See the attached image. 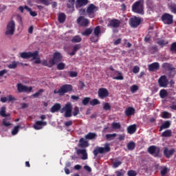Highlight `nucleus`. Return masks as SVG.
Wrapping results in <instances>:
<instances>
[{
    "mask_svg": "<svg viewBox=\"0 0 176 176\" xmlns=\"http://www.w3.org/2000/svg\"><path fill=\"white\" fill-rule=\"evenodd\" d=\"M162 67L166 73V75L170 79H173L176 74V68L174 67V65L170 63H164L162 65Z\"/></svg>",
    "mask_w": 176,
    "mask_h": 176,
    "instance_id": "nucleus-1",
    "label": "nucleus"
},
{
    "mask_svg": "<svg viewBox=\"0 0 176 176\" xmlns=\"http://www.w3.org/2000/svg\"><path fill=\"white\" fill-rule=\"evenodd\" d=\"M108 152H111V147L109 146V143H106L104 147L97 146L93 151V154L95 157H97L99 153H100V155H105V153H108Z\"/></svg>",
    "mask_w": 176,
    "mask_h": 176,
    "instance_id": "nucleus-2",
    "label": "nucleus"
},
{
    "mask_svg": "<svg viewBox=\"0 0 176 176\" xmlns=\"http://www.w3.org/2000/svg\"><path fill=\"white\" fill-rule=\"evenodd\" d=\"M132 11L138 14H144V0H139L132 6Z\"/></svg>",
    "mask_w": 176,
    "mask_h": 176,
    "instance_id": "nucleus-3",
    "label": "nucleus"
},
{
    "mask_svg": "<svg viewBox=\"0 0 176 176\" xmlns=\"http://www.w3.org/2000/svg\"><path fill=\"white\" fill-rule=\"evenodd\" d=\"M96 12H98V7H97L96 5L91 3L87 6L86 14L88 15V17L90 19H94V17H96Z\"/></svg>",
    "mask_w": 176,
    "mask_h": 176,
    "instance_id": "nucleus-4",
    "label": "nucleus"
},
{
    "mask_svg": "<svg viewBox=\"0 0 176 176\" xmlns=\"http://www.w3.org/2000/svg\"><path fill=\"white\" fill-rule=\"evenodd\" d=\"M63 60V55L60 52L54 53L53 58L49 60L50 68L56 65L57 63H60Z\"/></svg>",
    "mask_w": 176,
    "mask_h": 176,
    "instance_id": "nucleus-5",
    "label": "nucleus"
},
{
    "mask_svg": "<svg viewBox=\"0 0 176 176\" xmlns=\"http://www.w3.org/2000/svg\"><path fill=\"white\" fill-rule=\"evenodd\" d=\"M148 153L153 156V157H162V155L160 154V147L153 145L150 146L148 148Z\"/></svg>",
    "mask_w": 176,
    "mask_h": 176,
    "instance_id": "nucleus-6",
    "label": "nucleus"
},
{
    "mask_svg": "<svg viewBox=\"0 0 176 176\" xmlns=\"http://www.w3.org/2000/svg\"><path fill=\"white\" fill-rule=\"evenodd\" d=\"M65 118H71L72 116V104L67 102L63 108L60 109V113H64Z\"/></svg>",
    "mask_w": 176,
    "mask_h": 176,
    "instance_id": "nucleus-7",
    "label": "nucleus"
},
{
    "mask_svg": "<svg viewBox=\"0 0 176 176\" xmlns=\"http://www.w3.org/2000/svg\"><path fill=\"white\" fill-rule=\"evenodd\" d=\"M161 20L162 23L166 24V25H170L174 23V16L168 13H164L161 16Z\"/></svg>",
    "mask_w": 176,
    "mask_h": 176,
    "instance_id": "nucleus-8",
    "label": "nucleus"
},
{
    "mask_svg": "<svg viewBox=\"0 0 176 176\" xmlns=\"http://www.w3.org/2000/svg\"><path fill=\"white\" fill-rule=\"evenodd\" d=\"M38 56H39V52L38 51H35L34 52H21L20 54V57L21 58H24V59H28V58H31V57L33 59L36 58V57H38Z\"/></svg>",
    "mask_w": 176,
    "mask_h": 176,
    "instance_id": "nucleus-9",
    "label": "nucleus"
},
{
    "mask_svg": "<svg viewBox=\"0 0 176 176\" xmlns=\"http://www.w3.org/2000/svg\"><path fill=\"white\" fill-rule=\"evenodd\" d=\"M141 24V18L133 16L129 19V25L131 28H137Z\"/></svg>",
    "mask_w": 176,
    "mask_h": 176,
    "instance_id": "nucleus-10",
    "label": "nucleus"
},
{
    "mask_svg": "<svg viewBox=\"0 0 176 176\" xmlns=\"http://www.w3.org/2000/svg\"><path fill=\"white\" fill-rule=\"evenodd\" d=\"M18 93H31L32 91V87H27L21 83L16 85Z\"/></svg>",
    "mask_w": 176,
    "mask_h": 176,
    "instance_id": "nucleus-11",
    "label": "nucleus"
},
{
    "mask_svg": "<svg viewBox=\"0 0 176 176\" xmlns=\"http://www.w3.org/2000/svg\"><path fill=\"white\" fill-rule=\"evenodd\" d=\"M16 30V23L14 21H11L7 25V30L6 31V35H13Z\"/></svg>",
    "mask_w": 176,
    "mask_h": 176,
    "instance_id": "nucleus-12",
    "label": "nucleus"
},
{
    "mask_svg": "<svg viewBox=\"0 0 176 176\" xmlns=\"http://www.w3.org/2000/svg\"><path fill=\"white\" fill-rule=\"evenodd\" d=\"M60 89V93H61L62 96H64L66 93H69V91H72L74 87L69 84H65L62 85Z\"/></svg>",
    "mask_w": 176,
    "mask_h": 176,
    "instance_id": "nucleus-13",
    "label": "nucleus"
},
{
    "mask_svg": "<svg viewBox=\"0 0 176 176\" xmlns=\"http://www.w3.org/2000/svg\"><path fill=\"white\" fill-rule=\"evenodd\" d=\"M98 96L99 98L104 100V98H107L109 96V92L107 88H100L98 89Z\"/></svg>",
    "mask_w": 176,
    "mask_h": 176,
    "instance_id": "nucleus-14",
    "label": "nucleus"
},
{
    "mask_svg": "<svg viewBox=\"0 0 176 176\" xmlns=\"http://www.w3.org/2000/svg\"><path fill=\"white\" fill-rule=\"evenodd\" d=\"M158 85L160 87H167V86H168V79H167V76H161L158 79Z\"/></svg>",
    "mask_w": 176,
    "mask_h": 176,
    "instance_id": "nucleus-15",
    "label": "nucleus"
},
{
    "mask_svg": "<svg viewBox=\"0 0 176 176\" xmlns=\"http://www.w3.org/2000/svg\"><path fill=\"white\" fill-rule=\"evenodd\" d=\"M77 23L81 27H87L89 24H90V21L89 19L85 18V16H79L77 19Z\"/></svg>",
    "mask_w": 176,
    "mask_h": 176,
    "instance_id": "nucleus-16",
    "label": "nucleus"
},
{
    "mask_svg": "<svg viewBox=\"0 0 176 176\" xmlns=\"http://www.w3.org/2000/svg\"><path fill=\"white\" fill-rule=\"evenodd\" d=\"M121 22L119 21V19H111L109 24L107 25V27H112V28H119L120 27Z\"/></svg>",
    "mask_w": 176,
    "mask_h": 176,
    "instance_id": "nucleus-17",
    "label": "nucleus"
},
{
    "mask_svg": "<svg viewBox=\"0 0 176 176\" xmlns=\"http://www.w3.org/2000/svg\"><path fill=\"white\" fill-rule=\"evenodd\" d=\"M175 152V149L172 148L171 150H168V147L164 148V155L167 159H170L173 155H174V153Z\"/></svg>",
    "mask_w": 176,
    "mask_h": 176,
    "instance_id": "nucleus-18",
    "label": "nucleus"
},
{
    "mask_svg": "<svg viewBox=\"0 0 176 176\" xmlns=\"http://www.w3.org/2000/svg\"><path fill=\"white\" fill-rule=\"evenodd\" d=\"M148 71L150 72H155V71H157L159 68H160V65L157 62L153 63L148 65Z\"/></svg>",
    "mask_w": 176,
    "mask_h": 176,
    "instance_id": "nucleus-19",
    "label": "nucleus"
},
{
    "mask_svg": "<svg viewBox=\"0 0 176 176\" xmlns=\"http://www.w3.org/2000/svg\"><path fill=\"white\" fill-rule=\"evenodd\" d=\"M89 3V0H76V9H80L83 6H86Z\"/></svg>",
    "mask_w": 176,
    "mask_h": 176,
    "instance_id": "nucleus-20",
    "label": "nucleus"
},
{
    "mask_svg": "<svg viewBox=\"0 0 176 176\" xmlns=\"http://www.w3.org/2000/svg\"><path fill=\"white\" fill-rule=\"evenodd\" d=\"M47 122L43 121H36L34 124L33 127L35 130H41L43 129V126H46Z\"/></svg>",
    "mask_w": 176,
    "mask_h": 176,
    "instance_id": "nucleus-21",
    "label": "nucleus"
},
{
    "mask_svg": "<svg viewBox=\"0 0 176 176\" xmlns=\"http://www.w3.org/2000/svg\"><path fill=\"white\" fill-rule=\"evenodd\" d=\"M77 155H82V160H87V151L86 149H78L76 151Z\"/></svg>",
    "mask_w": 176,
    "mask_h": 176,
    "instance_id": "nucleus-22",
    "label": "nucleus"
},
{
    "mask_svg": "<svg viewBox=\"0 0 176 176\" xmlns=\"http://www.w3.org/2000/svg\"><path fill=\"white\" fill-rule=\"evenodd\" d=\"M61 109V104L60 103H55L50 109L52 113H55V112H58Z\"/></svg>",
    "mask_w": 176,
    "mask_h": 176,
    "instance_id": "nucleus-23",
    "label": "nucleus"
},
{
    "mask_svg": "<svg viewBox=\"0 0 176 176\" xmlns=\"http://www.w3.org/2000/svg\"><path fill=\"white\" fill-rule=\"evenodd\" d=\"M137 131V125L132 124L127 127V133L128 134H134Z\"/></svg>",
    "mask_w": 176,
    "mask_h": 176,
    "instance_id": "nucleus-24",
    "label": "nucleus"
},
{
    "mask_svg": "<svg viewBox=\"0 0 176 176\" xmlns=\"http://www.w3.org/2000/svg\"><path fill=\"white\" fill-rule=\"evenodd\" d=\"M124 113L126 116H131L135 113V109L133 107H128L125 111Z\"/></svg>",
    "mask_w": 176,
    "mask_h": 176,
    "instance_id": "nucleus-25",
    "label": "nucleus"
},
{
    "mask_svg": "<svg viewBox=\"0 0 176 176\" xmlns=\"http://www.w3.org/2000/svg\"><path fill=\"white\" fill-rule=\"evenodd\" d=\"M170 126H171V122L170 121H165L160 127L159 131H162L163 130H165L166 129L170 128Z\"/></svg>",
    "mask_w": 176,
    "mask_h": 176,
    "instance_id": "nucleus-26",
    "label": "nucleus"
},
{
    "mask_svg": "<svg viewBox=\"0 0 176 176\" xmlns=\"http://www.w3.org/2000/svg\"><path fill=\"white\" fill-rule=\"evenodd\" d=\"M97 138V133H91V132L88 133L85 136V140H94V138Z\"/></svg>",
    "mask_w": 176,
    "mask_h": 176,
    "instance_id": "nucleus-27",
    "label": "nucleus"
},
{
    "mask_svg": "<svg viewBox=\"0 0 176 176\" xmlns=\"http://www.w3.org/2000/svg\"><path fill=\"white\" fill-rule=\"evenodd\" d=\"M80 146L81 148H87V146H89V142L86 140H85V138H82L81 139H80Z\"/></svg>",
    "mask_w": 176,
    "mask_h": 176,
    "instance_id": "nucleus-28",
    "label": "nucleus"
},
{
    "mask_svg": "<svg viewBox=\"0 0 176 176\" xmlns=\"http://www.w3.org/2000/svg\"><path fill=\"white\" fill-rule=\"evenodd\" d=\"M173 135V131L170 129H167L162 133V137L168 138Z\"/></svg>",
    "mask_w": 176,
    "mask_h": 176,
    "instance_id": "nucleus-29",
    "label": "nucleus"
},
{
    "mask_svg": "<svg viewBox=\"0 0 176 176\" xmlns=\"http://www.w3.org/2000/svg\"><path fill=\"white\" fill-rule=\"evenodd\" d=\"M92 33H93V29L89 28L84 30L82 32V35H83L84 36H89V35H91Z\"/></svg>",
    "mask_w": 176,
    "mask_h": 176,
    "instance_id": "nucleus-30",
    "label": "nucleus"
},
{
    "mask_svg": "<svg viewBox=\"0 0 176 176\" xmlns=\"http://www.w3.org/2000/svg\"><path fill=\"white\" fill-rule=\"evenodd\" d=\"M25 10H27L28 12H29L30 16H32V17H36V16H38V14L36 13V12L35 11H32V10L28 7V6H25Z\"/></svg>",
    "mask_w": 176,
    "mask_h": 176,
    "instance_id": "nucleus-31",
    "label": "nucleus"
},
{
    "mask_svg": "<svg viewBox=\"0 0 176 176\" xmlns=\"http://www.w3.org/2000/svg\"><path fill=\"white\" fill-rule=\"evenodd\" d=\"M72 43H79L82 42V37L79 35L74 36L72 39Z\"/></svg>",
    "mask_w": 176,
    "mask_h": 176,
    "instance_id": "nucleus-32",
    "label": "nucleus"
},
{
    "mask_svg": "<svg viewBox=\"0 0 176 176\" xmlns=\"http://www.w3.org/2000/svg\"><path fill=\"white\" fill-rule=\"evenodd\" d=\"M65 19H67V16H65V14L62 12L58 15V20L59 23H64V21H65Z\"/></svg>",
    "mask_w": 176,
    "mask_h": 176,
    "instance_id": "nucleus-33",
    "label": "nucleus"
},
{
    "mask_svg": "<svg viewBox=\"0 0 176 176\" xmlns=\"http://www.w3.org/2000/svg\"><path fill=\"white\" fill-rule=\"evenodd\" d=\"M126 146L129 151H134L135 149V143L134 142H129Z\"/></svg>",
    "mask_w": 176,
    "mask_h": 176,
    "instance_id": "nucleus-34",
    "label": "nucleus"
},
{
    "mask_svg": "<svg viewBox=\"0 0 176 176\" xmlns=\"http://www.w3.org/2000/svg\"><path fill=\"white\" fill-rule=\"evenodd\" d=\"M8 120L9 119L8 118L3 119L1 123L2 126H3L4 127H9L10 126H12V123H10Z\"/></svg>",
    "mask_w": 176,
    "mask_h": 176,
    "instance_id": "nucleus-35",
    "label": "nucleus"
},
{
    "mask_svg": "<svg viewBox=\"0 0 176 176\" xmlns=\"http://www.w3.org/2000/svg\"><path fill=\"white\" fill-rule=\"evenodd\" d=\"M111 127L112 129H114V130H119V129L122 127V125L120 124V122H113V123H111Z\"/></svg>",
    "mask_w": 176,
    "mask_h": 176,
    "instance_id": "nucleus-36",
    "label": "nucleus"
},
{
    "mask_svg": "<svg viewBox=\"0 0 176 176\" xmlns=\"http://www.w3.org/2000/svg\"><path fill=\"white\" fill-rule=\"evenodd\" d=\"M94 34L96 36H99L100 34H101V28L96 26L94 30Z\"/></svg>",
    "mask_w": 176,
    "mask_h": 176,
    "instance_id": "nucleus-37",
    "label": "nucleus"
},
{
    "mask_svg": "<svg viewBox=\"0 0 176 176\" xmlns=\"http://www.w3.org/2000/svg\"><path fill=\"white\" fill-rule=\"evenodd\" d=\"M160 96L161 98H166V97H167V96H168V94L167 93V91L166 89H162L160 91Z\"/></svg>",
    "mask_w": 176,
    "mask_h": 176,
    "instance_id": "nucleus-38",
    "label": "nucleus"
},
{
    "mask_svg": "<svg viewBox=\"0 0 176 176\" xmlns=\"http://www.w3.org/2000/svg\"><path fill=\"white\" fill-rule=\"evenodd\" d=\"M17 64H19V62L13 61L12 63L8 65V67L10 69H14L17 68Z\"/></svg>",
    "mask_w": 176,
    "mask_h": 176,
    "instance_id": "nucleus-39",
    "label": "nucleus"
},
{
    "mask_svg": "<svg viewBox=\"0 0 176 176\" xmlns=\"http://www.w3.org/2000/svg\"><path fill=\"white\" fill-rule=\"evenodd\" d=\"M90 105H91L92 107H94L96 105H99V104H100V100H98V99H93L92 100H90L89 102Z\"/></svg>",
    "mask_w": 176,
    "mask_h": 176,
    "instance_id": "nucleus-40",
    "label": "nucleus"
},
{
    "mask_svg": "<svg viewBox=\"0 0 176 176\" xmlns=\"http://www.w3.org/2000/svg\"><path fill=\"white\" fill-rule=\"evenodd\" d=\"M0 115L2 118H5L6 116V107L3 106L1 107Z\"/></svg>",
    "mask_w": 176,
    "mask_h": 176,
    "instance_id": "nucleus-41",
    "label": "nucleus"
},
{
    "mask_svg": "<svg viewBox=\"0 0 176 176\" xmlns=\"http://www.w3.org/2000/svg\"><path fill=\"white\" fill-rule=\"evenodd\" d=\"M169 9L172 13H174V14H176V4L175 3H171L169 6Z\"/></svg>",
    "mask_w": 176,
    "mask_h": 176,
    "instance_id": "nucleus-42",
    "label": "nucleus"
},
{
    "mask_svg": "<svg viewBox=\"0 0 176 176\" xmlns=\"http://www.w3.org/2000/svg\"><path fill=\"white\" fill-rule=\"evenodd\" d=\"M116 74H118V76L113 77V79H115L116 80H123L124 77L122 76V73L120 72H116Z\"/></svg>",
    "mask_w": 176,
    "mask_h": 176,
    "instance_id": "nucleus-43",
    "label": "nucleus"
},
{
    "mask_svg": "<svg viewBox=\"0 0 176 176\" xmlns=\"http://www.w3.org/2000/svg\"><path fill=\"white\" fill-rule=\"evenodd\" d=\"M91 98L90 97H85L84 99L82 100V105H87L89 102H90V100Z\"/></svg>",
    "mask_w": 176,
    "mask_h": 176,
    "instance_id": "nucleus-44",
    "label": "nucleus"
},
{
    "mask_svg": "<svg viewBox=\"0 0 176 176\" xmlns=\"http://www.w3.org/2000/svg\"><path fill=\"white\" fill-rule=\"evenodd\" d=\"M41 3L45 5V6H49L52 3V0H38Z\"/></svg>",
    "mask_w": 176,
    "mask_h": 176,
    "instance_id": "nucleus-45",
    "label": "nucleus"
},
{
    "mask_svg": "<svg viewBox=\"0 0 176 176\" xmlns=\"http://www.w3.org/2000/svg\"><path fill=\"white\" fill-rule=\"evenodd\" d=\"M161 118L163 119H168V118H170V113H168V111L162 112Z\"/></svg>",
    "mask_w": 176,
    "mask_h": 176,
    "instance_id": "nucleus-46",
    "label": "nucleus"
},
{
    "mask_svg": "<svg viewBox=\"0 0 176 176\" xmlns=\"http://www.w3.org/2000/svg\"><path fill=\"white\" fill-rule=\"evenodd\" d=\"M111 107L109 102H105L103 105L104 111H111Z\"/></svg>",
    "mask_w": 176,
    "mask_h": 176,
    "instance_id": "nucleus-47",
    "label": "nucleus"
},
{
    "mask_svg": "<svg viewBox=\"0 0 176 176\" xmlns=\"http://www.w3.org/2000/svg\"><path fill=\"white\" fill-rule=\"evenodd\" d=\"M64 68H65V63H59L57 65V69H58L59 71H63V69H64Z\"/></svg>",
    "mask_w": 176,
    "mask_h": 176,
    "instance_id": "nucleus-48",
    "label": "nucleus"
},
{
    "mask_svg": "<svg viewBox=\"0 0 176 176\" xmlns=\"http://www.w3.org/2000/svg\"><path fill=\"white\" fill-rule=\"evenodd\" d=\"M19 129H20V125L14 126L12 131V135H16V134H17V133H19Z\"/></svg>",
    "mask_w": 176,
    "mask_h": 176,
    "instance_id": "nucleus-49",
    "label": "nucleus"
},
{
    "mask_svg": "<svg viewBox=\"0 0 176 176\" xmlns=\"http://www.w3.org/2000/svg\"><path fill=\"white\" fill-rule=\"evenodd\" d=\"M157 43L161 46V47H164L165 45H167L168 42H166L164 40H159Z\"/></svg>",
    "mask_w": 176,
    "mask_h": 176,
    "instance_id": "nucleus-50",
    "label": "nucleus"
},
{
    "mask_svg": "<svg viewBox=\"0 0 176 176\" xmlns=\"http://www.w3.org/2000/svg\"><path fill=\"white\" fill-rule=\"evenodd\" d=\"M42 93H43V89H41L37 92L34 94L32 96H33V97H34V98H38V97H39V96H41V94H42Z\"/></svg>",
    "mask_w": 176,
    "mask_h": 176,
    "instance_id": "nucleus-51",
    "label": "nucleus"
},
{
    "mask_svg": "<svg viewBox=\"0 0 176 176\" xmlns=\"http://www.w3.org/2000/svg\"><path fill=\"white\" fill-rule=\"evenodd\" d=\"M128 176H137V172L134 170H129L127 172Z\"/></svg>",
    "mask_w": 176,
    "mask_h": 176,
    "instance_id": "nucleus-52",
    "label": "nucleus"
},
{
    "mask_svg": "<svg viewBox=\"0 0 176 176\" xmlns=\"http://www.w3.org/2000/svg\"><path fill=\"white\" fill-rule=\"evenodd\" d=\"M72 113H73V116H78V115H79V107H75L74 108V111Z\"/></svg>",
    "mask_w": 176,
    "mask_h": 176,
    "instance_id": "nucleus-53",
    "label": "nucleus"
},
{
    "mask_svg": "<svg viewBox=\"0 0 176 176\" xmlns=\"http://www.w3.org/2000/svg\"><path fill=\"white\" fill-rule=\"evenodd\" d=\"M90 41H92L94 43L98 42V36H91L90 37Z\"/></svg>",
    "mask_w": 176,
    "mask_h": 176,
    "instance_id": "nucleus-54",
    "label": "nucleus"
},
{
    "mask_svg": "<svg viewBox=\"0 0 176 176\" xmlns=\"http://www.w3.org/2000/svg\"><path fill=\"white\" fill-rule=\"evenodd\" d=\"M120 164H122V162L119 160H116L115 162L113 163V167L114 168H118V167L120 166Z\"/></svg>",
    "mask_w": 176,
    "mask_h": 176,
    "instance_id": "nucleus-55",
    "label": "nucleus"
},
{
    "mask_svg": "<svg viewBox=\"0 0 176 176\" xmlns=\"http://www.w3.org/2000/svg\"><path fill=\"white\" fill-rule=\"evenodd\" d=\"M170 52H175L176 53V42L173 43L170 45Z\"/></svg>",
    "mask_w": 176,
    "mask_h": 176,
    "instance_id": "nucleus-56",
    "label": "nucleus"
},
{
    "mask_svg": "<svg viewBox=\"0 0 176 176\" xmlns=\"http://www.w3.org/2000/svg\"><path fill=\"white\" fill-rule=\"evenodd\" d=\"M124 173L125 172L123 170H117V171H116V176H124Z\"/></svg>",
    "mask_w": 176,
    "mask_h": 176,
    "instance_id": "nucleus-57",
    "label": "nucleus"
},
{
    "mask_svg": "<svg viewBox=\"0 0 176 176\" xmlns=\"http://www.w3.org/2000/svg\"><path fill=\"white\" fill-rule=\"evenodd\" d=\"M138 90V85H132L131 87V93H135Z\"/></svg>",
    "mask_w": 176,
    "mask_h": 176,
    "instance_id": "nucleus-58",
    "label": "nucleus"
},
{
    "mask_svg": "<svg viewBox=\"0 0 176 176\" xmlns=\"http://www.w3.org/2000/svg\"><path fill=\"white\" fill-rule=\"evenodd\" d=\"M168 169L166 167H164L161 170V175H166L167 174Z\"/></svg>",
    "mask_w": 176,
    "mask_h": 176,
    "instance_id": "nucleus-59",
    "label": "nucleus"
},
{
    "mask_svg": "<svg viewBox=\"0 0 176 176\" xmlns=\"http://www.w3.org/2000/svg\"><path fill=\"white\" fill-rule=\"evenodd\" d=\"M7 98L9 102H12V101H16V98L13 97L12 95H8Z\"/></svg>",
    "mask_w": 176,
    "mask_h": 176,
    "instance_id": "nucleus-60",
    "label": "nucleus"
},
{
    "mask_svg": "<svg viewBox=\"0 0 176 176\" xmlns=\"http://www.w3.org/2000/svg\"><path fill=\"white\" fill-rule=\"evenodd\" d=\"M80 47H81L80 44L75 45L73 47V50L74 52H78V50H79Z\"/></svg>",
    "mask_w": 176,
    "mask_h": 176,
    "instance_id": "nucleus-61",
    "label": "nucleus"
},
{
    "mask_svg": "<svg viewBox=\"0 0 176 176\" xmlns=\"http://www.w3.org/2000/svg\"><path fill=\"white\" fill-rule=\"evenodd\" d=\"M32 60H36L34 61V64H41V58H39V55L38 56H36V58L34 59V58H32Z\"/></svg>",
    "mask_w": 176,
    "mask_h": 176,
    "instance_id": "nucleus-62",
    "label": "nucleus"
},
{
    "mask_svg": "<svg viewBox=\"0 0 176 176\" xmlns=\"http://www.w3.org/2000/svg\"><path fill=\"white\" fill-rule=\"evenodd\" d=\"M133 74H138V72H140V67L135 66L133 69Z\"/></svg>",
    "mask_w": 176,
    "mask_h": 176,
    "instance_id": "nucleus-63",
    "label": "nucleus"
},
{
    "mask_svg": "<svg viewBox=\"0 0 176 176\" xmlns=\"http://www.w3.org/2000/svg\"><path fill=\"white\" fill-rule=\"evenodd\" d=\"M113 137H116V133L107 134L106 135V138L107 140H111Z\"/></svg>",
    "mask_w": 176,
    "mask_h": 176,
    "instance_id": "nucleus-64",
    "label": "nucleus"
}]
</instances>
